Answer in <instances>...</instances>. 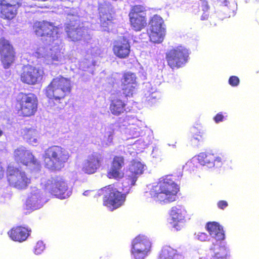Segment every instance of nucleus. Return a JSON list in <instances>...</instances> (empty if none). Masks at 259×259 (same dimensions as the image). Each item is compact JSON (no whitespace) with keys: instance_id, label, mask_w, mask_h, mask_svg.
Masks as SVG:
<instances>
[{"instance_id":"1","label":"nucleus","mask_w":259,"mask_h":259,"mask_svg":"<svg viewBox=\"0 0 259 259\" xmlns=\"http://www.w3.org/2000/svg\"><path fill=\"white\" fill-rule=\"evenodd\" d=\"M143 169V165L140 162L133 160L129 167L130 174L126 177L130 185L128 189L125 190L122 188L120 191L118 188L117 183H114L99 189L94 197L98 198L102 196L103 206L111 211L117 209L124 203L130 188L135 185L139 176L142 174Z\"/></svg>"},{"instance_id":"2","label":"nucleus","mask_w":259,"mask_h":259,"mask_svg":"<svg viewBox=\"0 0 259 259\" xmlns=\"http://www.w3.org/2000/svg\"><path fill=\"white\" fill-rule=\"evenodd\" d=\"M72 90L70 79L62 75L53 78L45 88L44 93L49 99V105L57 109H61L67 104L66 97Z\"/></svg>"},{"instance_id":"3","label":"nucleus","mask_w":259,"mask_h":259,"mask_svg":"<svg viewBox=\"0 0 259 259\" xmlns=\"http://www.w3.org/2000/svg\"><path fill=\"white\" fill-rule=\"evenodd\" d=\"M180 187L171 175L161 177L150 191L151 197L160 204L170 203L178 197Z\"/></svg>"},{"instance_id":"4","label":"nucleus","mask_w":259,"mask_h":259,"mask_svg":"<svg viewBox=\"0 0 259 259\" xmlns=\"http://www.w3.org/2000/svg\"><path fill=\"white\" fill-rule=\"evenodd\" d=\"M69 157V152L64 148L57 145L51 146L44 152V166L52 171H59L64 167Z\"/></svg>"},{"instance_id":"5","label":"nucleus","mask_w":259,"mask_h":259,"mask_svg":"<svg viewBox=\"0 0 259 259\" xmlns=\"http://www.w3.org/2000/svg\"><path fill=\"white\" fill-rule=\"evenodd\" d=\"M38 99L35 95L31 93L20 92L15 101V108L19 116L23 117L34 115L37 111Z\"/></svg>"},{"instance_id":"6","label":"nucleus","mask_w":259,"mask_h":259,"mask_svg":"<svg viewBox=\"0 0 259 259\" xmlns=\"http://www.w3.org/2000/svg\"><path fill=\"white\" fill-rule=\"evenodd\" d=\"M41 186L48 193L60 199L67 198L70 195L67 183L59 176L51 177L41 182Z\"/></svg>"},{"instance_id":"7","label":"nucleus","mask_w":259,"mask_h":259,"mask_svg":"<svg viewBox=\"0 0 259 259\" xmlns=\"http://www.w3.org/2000/svg\"><path fill=\"white\" fill-rule=\"evenodd\" d=\"M188 50L181 46L172 48L165 53L167 65L172 70L184 66L188 61Z\"/></svg>"},{"instance_id":"8","label":"nucleus","mask_w":259,"mask_h":259,"mask_svg":"<svg viewBox=\"0 0 259 259\" xmlns=\"http://www.w3.org/2000/svg\"><path fill=\"white\" fill-rule=\"evenodd\" d=\"M145 7L136 5L132 7L128 17L131 26L136 31H139L147 25V15Z\"/></svg>"},{"instance_id":"9","label":"nucleus","mask_w":259,"mask_h":259,"mask_svg":"<svg viewBox=\"0 0 259 259\" xmlns=\"http://www.w3.org/2000/svg\"><path fill=\"white\" fill-rule=\"evenodd\" d=\"M0 56L2 64L5 69L9 68L17 58L14 47L5 37L0 38Z\"/></svg>"},{"instance_id":"10","label":"nucleus","mask_w":259,"mask_h":259,"mask_svg":"<svg viewBox=\"0 0 259 259\" xmlns=\"http://www.w3.org/2000/svg\"><path fill=\"white\" fill-rule=\"evenodd\" d=\"M32 28L35 34L38 37L50 38L53 40L58 37L59 27L53 22L47 20L36 21Z\"/></svg>"},{"instance_id":"11","label":"nucleus","mask_w":259,"mask_h":259,"mask_svg":"<svg viewBox=\"0 0 259 259\" xmlns=\"http://www.w3.org/2000/svg\"><path fill=\"white\" fill-rule=\"evenodd\" d=\"M7 177L10 185L19 189L26 188L30 183V179L27 177L24 171L13 166L8 167Z\"/></svg>"},{"instance_id":"12","label":"nucleus","mask_w":259,"mask_h":259,"mask_svg":"<svg viewBox=\"0 0 259 259\" xmlns=\"http://www.w3.org/2000/svg\"><path fill=\"white\" fill-rule=\"evenodd\" d=\"M149 36L151 41L154 43H160L165 34L164 21L158 15H154L149 21Z\"/></svg>"},{"instance_id":"13","label":"nucleus","mask_w":259,"mask_h":259,"mask_svg":"<svg viewBox=\"0 0 259 259\" xmlns=\"http://www.w3.org/2000/svg\"><path fill=\"white\" fill-rule=\"evenodd\" d=\"M151 244L144 236L138 235L132 241L131 253L135 259H144L150 251Z\"/></svg>"},{"instance_id":"14","label":"nucleus","mask_w":259,"mask_h":259,"mask_svg":"<svg viewBox=\"0 0 259 259\" xmlns=\"http://www.w3.org/2000/svg\"><path fill=\"white\" fill-rule=\"evenodd\" d=\"M20 80L24 84L35 85L42 78V71L37 67L31 65L22 67L20 75Z\"/></svg>"},{"instance_id":"15","label":"nucleus","mask_w":259,"mask_h":259,"mask_svg":"<svg viewBox=\"0 0 259 259\" xmlns=\"http://www.w3.org/2000/svg\"><path fill=\"white\" fill-rule=\"evenodd\" d=\"M14 159L17 163L26 166L39 167L40 162L30 151L21 148L14 151Z\"/></svg>"},{"instance_id":"16","label":"nucleus","mask_w":259,"mask_h":259,"mask_svg":"<svg viewBox=\"0 0 259 259\" xmlns=\"http://www.w3.org/2000/svg\"><path fill=\"white\" fill-rule=\"evenodd\" d=\"M187 214V210L183 205H176L172 206L169 211L172 227L177 231L181 230L184 227Z\"/></svg>"},{"instance_id":"17","label":"nucleus","mask_w":259,"mask_h":259,"mask_svg":"<svg viewBox=\"0 0 259 259\" xmlns=\"http://www.w3.org/2000/svg\"><path fill=\"white\" fill-rule=\"evenodd\" d=\"M21 5V2L0 1V17L8 21L13 20L16 17Z\"/></svg>"},{"instance_id":"18","label":"nucleus","mask_w":259,"mask_h":259,"mask_svg":"<svg viewBox=\"0 0 259 259\" xmlns=\"http://www.w3.org/2000/svg\"><path fill=\"white\" fill-rule=\"evenodd\" d=\"M103 156L99 152L90 155L83 163L82 171L85 174H93L99 168L103 161Z\"/></svg>"},{"instance_id":"19","label":"nucleus","mask_w":259,"mask_h":259,"mask_svg":"<svg viewBox=\"0 0 259 259\" xmlns=\"http://www.w3.org/2000/svg\"><path fill=\"white\" fill-rule=\"evenodd\" d=\"M114 54L118 58L125 59L129 56L131 45L129 39L125 36H121L115 41L112 48Z\"/></svg>"},{"instance_id":"20","label":"nucleus","mask_w":259,"mask_h":259,"mask_svg":"<svg viewBox=\"0 0 259 259\" xmlns=\"http://www.w3.org/2000/svg\"><path fill=\"white\" fill-rule=\"evenodd\" d=\"M113 95L110 100L109 110L113 115L119 116L126 111V101L121 98L122 95L119 93Z\"/></svg>"},{"instance_id":"21","label":"nucleus","mask_w":259,"mask_h":259,"mask_svg":"<svg viewBox=\"0 0 259 259\" xmlns=\"http://www.w3.org/2000/svg\"><path fill=\"white\" fill-rule=\"evenodd\" d=\"M31 230L28 227L22 226L13 227L8 232L10 238L13 241L22 242L27 240Z\"/></svg>"},{"instance_id":"22","label":"nucleus","mask_w":259,"mask_h":259,"mask_svg":"<svg viewBox=\"0 0 259 259\" xmlns=\"http://www.w3.org/2000/svg\"><path fill=\"white\" fill-rule=\"evenodd\" d=\"M206 230L209 235L216 240L222 241L225 235L223 227L217 222H208L206 224Z\"/></svg>"},{"instance_id":"23","label":"nucleus","mask_w":259,"mask_h":259,"mask_svg":"<svg viewBox=\"0 0 259 259\" xmlns=\"http://www.w3.org/2000/svg\"><path fill=\"white\" fill-rule=\"evenodd\" d=\"M182 253H178L176 249L170 246H164L161 249L158 259H184Z\"/></svg>"},{"instance_id":"24","label":"nucleus","mask_w":259,"mask_h":259,"mask_svg":"<svg viewBox=\"0 0 259 259\" xmlns=\"http://www.w3.org/2000/svg\"><path fill=\"white\" fill-rule=\"evenodd\" d=\"M197 160L201 165L212 167L213 166L215 155L209 152H201L197 155Z\"/></svg>"},{"instance_id":"25","label":"nucleus","mask_w":259,"mask_h":259,"mask_svg":"<svg viewBox=\"0 0 259 259\" xmlns=\"http://www.w3.org/2000/svg\"><path fill=\"white\" fill-rule=\"evenodd\" d=\"M137 78L135 73L130 71L125 72L123 73L120 79L121 85H128L137 87Z\"/></svg>"},{"instance_id":"26","label":"nucleus","mask_w":259,"mask_h":259,"mask_svg":"<svg viewBox=\"0 0 259 259\" xmlns=\"http://www.w3.org/2000/svg\"><path fill=\"white\" fill-rule=\"evenodd\" d=\"M22 135L23 138L30 143H36L37 142V132L35 129L25 128L23 130Z\"/></svg>"},{"instance_id":"27","label":"nucleus","mask_w":259,"mask_h":259,"mask_svg":"<svg viewBox=\"0 0 259 259\" xmlns=\"http://www.w3.org/2000/svg\"><path fill=\"white\" fill-rule=\"evenodd\" d=\"M106 176L110 179L119 180L124 177V173L121 169L111 166Z\"/></svg>"},{"instance_id":"28","label":"nucleus","mask_w":259,"mask_h":259,"mask_svg":"<svg viewBox=\"0 0 259 259\" xmlns=\"http://www.w3.org/2000/svg\"><path fill=\"white\" fill-rule=\"evenodd\" d=\"M122 93L118 92V93L122 95L121 98L123 99L127 100L128 98L133 97L134 94L135 93V90L136 87H133L128 85H121Z\"/></svg>"},{"instance_id":"29","label":"nucleus","mask_w":259,"mask_h":259,"mask_svg":"<svg viewBox=\"0 0 259 259\" xmlns=\"http://www.w3.org/2000/svg\"><path fill=\"white\" fill-rule=\"evenodd\" d=\"M51 52L45 57V60L48 64H53L55 62L59 61L61 58L60 50L56 51L51 50Z\"/></svg>"},{"instance_id":"30","label":"nucleus","mask_w":259,"mask_h":259,"mask_svg":"<svg viewBox=\"0 0 259 259\" xmlns=\"http://www.w3.org/2000/svg\"><path fill=\"white\" fill-rule=\"evenodd\" d=\"M124 165V159L122 156H115L111 163V166L122 169Z\"/></svg>"},{"instance_id":"31","label":"nucleus","mask_w":259,"mask_h":259,"mask_svg":"<svg viewBox=\"0 0 259 259\" xmlns=\"http://www.w3.org/2000/svg\"><path fill=\"white\" fill-rule=\"evenodd\" d=\"M37 201L36 195H32L26 199L25 204L27 207L32 208L36 206Z\"/></svg>"},{"instance_id":"32","label":"nucleus","mask_w":259,"mask_h":259,"mask_svg":"<svg viewBox=\"0 0 259 259\" xmlns=\"http://www.w3.org/2000/svg\"><path fill=\"white\" fill-rule=\"evenodd\" d=\"M45 248V245L42 241H38L34 246V252L36 254H40Z\"/></svg>"},{"instance_id":"33","label":"nucleus","mask_w":259,"mask_h":259,"mask_svg":"<svg viewBox=\"0 0 259 259\" xmlns=\"http://www.w3.org/2000/svg\"><path fill=\"white\" fill-rule=\"evenodd\" d=\"M196 128L194 127L193 129L192 133V138L195 140H197L198 141H202L203 140V133L200 131H199L198 133L196 131Z\"/></svg>"},{"instance_id":"34","label":"nucleus","mask_w":259,"mask_h":259,"mask_svg":"<svg viewBox=\"0 0 259 259\" xmlns=\"http://www.w3.org/2000/svg\"><path fill=\"white\" fill-rule=\"evenodd\" d=\"M226 161V159L223 157L218 156L216 157L215 156V160L213 162V166H215L216 167H221L223 165L224 162Z\"/></svg>"},{"instance_id":"35","label":"nucleus","mask_w":259,"mask_h":259,"mask_svg":"<svg viewBox=\"0 0 259 259\" xmlns=\"http://www.w3.org/2000/svg\"><path fill=\"white\" fill-rule=\"evenodd\" d=\"M197 239L201 241H206L208 239V235L205 232H198L195 233Z\"/></svg>"},{"instance_id":"36","label":"nucleus","mask_w":259,"mask_h":259,"mask_svg":"<svg viewBox=\"0 0 259 259\" xmlns=\"http://www.w3.org/2000/svg\"><path fill=\"white\" fill-rule=\"evenodd\" d=\"M229 83L232 87H236L239 84V78L236 76H231L229 79Z\"/></svg>"},{"instance_id":"37","label":"nucleus","mask_w":259,"mask_h":259,"mask_svg":"<svg viewBox=\"0 0 259 259\" xmlns=\"http://www.w3.org/2000/svg\"><path fill=\"white\" fill-rule=\"evenodd\" d=\"M79 32V31H77L76 30H73L70 32V37L73 40L77 41L81 39L82 35L80 33L78 34Z\"/></svg>"},{"instance_id":"38","label":"nucleus","mask_w":259,"mask_h":259,"mask_svg":"<svg viewBox=\"0 0 259 259\" xmlns=\"http://www.w3.org/2000/svg\"><path fill=\"white\" fill-rule=\"evenodd\" d=\"M224 116L222 112L218 113L213 117V120L216 123L223 121Z\"/></svg>"},{"instance_id":"39","label":"nucleus","mask_w":259,"mask_h":259,"mask_svg":"<svg viewBox=\"0 0 259 259\" xmlns=\"http://www.w3.org/2000/svg\"><path fill=\"white\" fill-rule=\"evenodd\" d=\"M217 205L220 209H224L228 206V204L225 200H220L217 203Z\"/></svg>"},{"instance_id":"40","label":"nucleus","mask_w":259,"mask_h":259,"mask_svg":"<svg viewBox=\"0 0 259 259\" xmlns=\"http://www.w3.org/2000/svg\"><path fill=\"white\" fill-rule=\"evenodd\" d=\"M221 249L223 251V254H222V255L221 256H218L217 254H218V253H215V256H216L217 257H221V258H225L226 255H227L226 249V248L224 246H222V247H221Z\"/></svg>"},{"instance_id":"41","label":"nucleus","mask_w":259,"mask_h":259,"mask_svg":"<svg viewBox=\"0 0 259 259\" xmlns=\"http://www.w3.org/2000/svg\"><path fill=\"white\" fill-rule=\"evenodd\" d=\"M114 133V130L112 129L111 131L108 133L107 140L109 142H111L113 139V135Z\"/></svg>"},{"instance_id":"42","label":"nucleus","mask_w":259,"mask_h":259,"mask_svg":"<svg viewBox=\"0 0 259 259\" xmlns=\"http://www.w3.org/2000/svg\"><path fill=\"white\" fill-rule=\"evenodd\" d=\"M90 191L89 190H87V191H85L83 192V195H84V196H88V195H89V193H90Z\"/></svg>"},{"instance_id":"43","label":"nucleus","mask_w":259,"mask_h":259,"mask_svg":"<svg viewBox=\"0 0 259 259\" xmlns=\"http://www.w3.org/2000/svg\"><path fill=\"white\" fill-rule=\"evenodd\" d=\"M3 174L1 170H0V178L3 176Z\"/></svg>"}]
</instances>
